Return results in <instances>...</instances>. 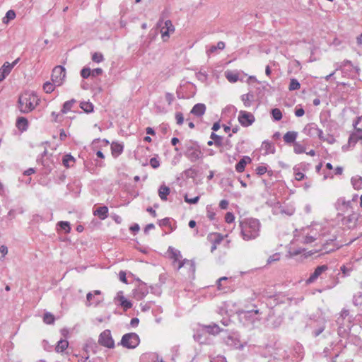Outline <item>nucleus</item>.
Segmentation results:
<instances>
[{
    "label": "nucleus",
    "mask_w": 362,
    "mask_h": 362,
    "mask_svg": "<svg viewBox=\"0 0 362 362\" xmlns=\"http://www.w3.org/2000/svg\"><path fill=\"white\" fill-rule=\"evenodd\" d=\"M240 235L245 241L256 239L259 236L261 223L255 218H246L239 222Z\"/></svg>",
    "instance_id": "1"
},
{
    "label": "nucleus",
    "mask_w": 362,
    "mask_h": 362,
    "mask_svg": "<svg viewBox=\"0 0 362 362\" xmlns=\"http://www.w3.org/2000/svg\"><path fill=\"white\" fill-rule=\"evenodd\" d=\"M39 101L37 95L33 92H24L19 96L18 108L22 113L30 112L39 104Z\"/></svg>",
    "instance_id": "2"
},
{
    "label": "nucleus",
    "mask_w": 362,
    "mask_h": 362,
    "mask_svg": "<svg viewBox=\"0 0 362 362\" xmlns=\"http://www.w3.org/2000/svg\"><path fill=\"white\" fill-rule=\"evenodd\" d=\"M335 71L341 70L343 76L354 78L359 75L360 69L354 66L349 60H344L340 64H335Z\"/></svg>",
    "instance_id": "3"
},
{
    "label": "nucleus",
    "mask_w": 362,
    "mask_h": 362,
    "mask_svg": "<svg viewBox=\"0 0 362 362\" xmlns=\"http://www.w3.org/2000/svg\"><path fill=\"white\" fill-rule=\"evenodd\" d=\"M185 156L191 162H196L203 158L204 153L197 143L189 142L186 144Z\"/></svg>",
    "instance_id": "4"
},
{
    "label": "nucleus",
    "mask_w": 362,
    "mask_h": 362,
    "mask_svg": "<svg viewBox=\"0 0 362 362\" xmlns=\"http://www.w3.org/2000/svg\"><path fill=\"white\" fill-rule=\"evenodd\" d=\"M295 213L293 204L277 202L272 206V214L276 216H291Z\"/></svg>",
    "instance_id": "5"
},
{
    "label": "nucleus",
    "mask_w": 362,
    "mask_h": 362,
    "mask_svg": "<svg viewBox=\"0 0 362 362\" xmlns=\"http://www.w3.org/2000/svg\"><path fill=\"white\" fill-rule=\"evenodd\" d=\"M156 26L160 28V33L163 42L168 40L170 35L175 32V27L170 20L164 21L160 18L157 22Z\"/></svg>",
    "instance_id": "6"
},
{
    "label": "nucleus",
    "mask_w": 362,
    "mask_h": 362,
    "mask_svg": "<svg viewBox=\"0 0 362 362\" xmlns=\"http://www.w3.org/2000/svg\"><path fill=\"white\" fill-rule=\"evenodd\" d=\"M140 343V338L136 333L130 332L124 334L118 345L127 349H135Z\"/></svg>",
    "instance_id": "7"
},
{
    "label": "nucleus",
    "mask_w": 362,
    "mask_h": 362,
    "mask_svg": "<svg viewBox=\"0 0 362 362\" xmlns=\"http://www.w3.org/2000/svg\"><path fill=\"white\" fill-rule=\"evenodd\" d=\"M252 307L253 308L251 310H242L240 315L250 323L254 325L256 322L261 320L262 312L257 308L256 305H253Z\"/></svg>",
    "instance_id": "8"
},
{
    "label": "nucleus",
    "mask_w": 362,
    "mask_h": 362,
    "mask_svg": "<svg viewBox=\"0 0 362 362\" xmlns=\"http://www.w3.org/2000/svg\"><path fill=\"white\" fill-rule=\"evenodd\" d=\"M225 344L230 349H243L247 344L245 341H241L240 334L238 332H233L228 335L224 339Z\"/></svg>",
    "instance_id": "9"
},
{
    "label": "nucleus",
    "mask_w": 362,
    "mask_h": 362,
    "mask_svg": "<svg viewBox=\"0 0 362 362\" xmlns=\"http://www.w3.org/2000/svg\"><path fill=\"white\" fill-rule=\"evenodd\" d=\"M98 342L100 346L110 349L115 347V340L110 329H105L99 334Z\"/></svg>",
    "instance_id": "10"
},
{
    "label": "nucleus",
    "mask_w": 362,
    "mask_h": 362,
    "mask_svg": "<svg viewBox=\"0 0 362 362\" xmlns=\"http://www.w3.org/2000/svg\"><path fill=\"white\" fill-rule=\"evenodd\" d=\"M303 132L310 137H317L320 140L325 141L323 131L315 123H309L303 129Z\"/></svg>",
    "instance_id": "11"
},
{
    "label": "nucleus",
    "mask_w": 362,
    "mask_h": 362,
    "mask_svg": "<svg viewBox=\"0 0 362 362\" xmlns=\"http://www.w3.org/2000/svg\"><path fill=\"white\" fill-rule=\"evenodd\" d=\"M336 209L339 211V214L342 216L354 212L352 201H346L344 198L338 199L336 203Z\"/></svg>",
    "instance_id": "12"
},
{
    "label": "nucleus",
    "mask_w": 362,
    "mask_h": 362,
    "mask_svg": "<svg viewBox=\"0 0 362 362\" xmlns=\"http://www.w3.org/2000/svg\"><path fill=\"white\" fill-rule=\"evenodd\" d=\"M66 76V71L64 66H57L52 70V81L57 86L62 84Z\"/></svg>",
    "instance_id": "13"
},
{
    "label": "nucleus",
    "mask_w": 362,
    "mask_h": 362,
    "mask_svg": "<svg viewBox=\"0 0 362 362\" xmlns=\"http://www.w3.org/2000/svg\"><path fill=\"white\" fill-rule=\"evenodd\" d=\"M238 119L240 124L245 127L252 125L255 121V116L251 112L245 110L239 112Z\"/></svg>",
    "instance_id": "14"
},
{
    "label": "nucleus",
    "mask_w": 362,
    "mask_h": 362,
    "mask_svg": "<svg viewBox=\"0 0 362 362\" xmlns=\"http://www.w3.org/2000/svg\"><path fill=\"white\" fill-rule=\"evenodd\" d=\"M185 268L187 270L189 277H193L195 273V263L193 260L184 259L179 262L177 269Z\"/></svg>",
    "instance_id": "15"
},
{
    "label": "nucleus",
    "mask_w": 362,
    "mask_h": 362,
    "mask_svg": "<svg viewBox=\"0 0 362 362\" xmlns=\"http://www.w3.org/2000/svg\"><path fill=\"white\" fill-rule=\"evenodd\" d=\"M314 323L316 325H310L313 327L312 336L313 337H317L324 332L326 327V320L325 318H320L315 321Z\"/></svg>",
    "instance_id": "16"
},
{
    "label": "nucleus",
    "mask_w": 362,
    "mask_h": 362,
    "mask_svg": "<svg viewBox=\"0 0 362 362\" xmlns=\"http://www.w3.org/2000/svg\"><path fill=\"white\" fill-rule=\"evenodd\" d=\"M344 217L341 219L343 225L346 226L349 228H354L358 220V215L355 212L343 215Z\"/></svg>",
    "instance_id": "17"
},
{
    "label": "nucleus",
    "mask_w": 362,
    "mask_h": 362,
    "mask_svg": "<svg viewBox=\"0 0 362 362\" xmlns=\"http://www.w3.org/2000/svg\"><path fill=\"white\" fill-rule=\"evenodd\" d=\"M354 130L355 131L350 134L348 140L349 146L352 147L355 146L358 141L362 140V129L356 128Z\"/></svg>",
    "instance_id": "18"
},
{
    "label": "nucleus",
    "mask_w": 362,
    "mask_h": 362,
    "mask_svg": "<svg viewBox=\"0 0 362 362\" xmlns=\"http://www.w3.org/2000/svg\"><path fill=\"white\" fill-rule=\"evenodd\" d=\"M148 293L146 284L140 285L134 291V297L138 300H142Z\"/></svg>",
    "instance_id": "19"
},
{
    "label": "nucleus",
    "mask_w": 362,
    "mask_h": 362,
    "mask_svg": "<svg viewBox=\"0 0 362 362\" xmlns=\"http://www.w3.org/2000/svg\"><path fill=\"white\" fill-rule=\"evenodd\" d=\"M252 161L249 156H244L235 165V170L238 173H242L245 170V166L247 163Z\"/></svg>",
    "instance_id": "20"
},
{
    "label": "nucleus",
    "mask_w": 362,
    "mask_h": 362,
    "mask_svg": "<svg viewBox=\"0 0 362 362\" xmlns=\"http://www.w3.org/2000/svg\"><path fill=\"white\" fill-rule=\"evenodd\" d=\"M206 111V105L203 103H197L191 110V113L197 117L202 116Z\"/></svg>",
    "instance_id": "21"
},
{
    "label": "nucleus",
    "mask_w": 362,
    "mask_h": 362,
    "mask_svg": "<svg viewBox=\"0 0 362 362\" xmlns=\"http://www.w3.org/2000/svg\"><path fill=\"white\" fill-rule=\"evenodd\" d=\"M86 300H87V302H86L87 306H90V305L98 306L103 301V299L93 297V293L92 292H89L87 293Z\"/></svg>",
    "instance_id": "22"
},
{
    "label": "nucleus",
    "mask_w": 362,
    "mask_h": 362,
    "mask_svg": "<svg viewBox=\"0 0 362 362\" xmlns=\"http://www.w3.org/2000/svg\"><path fill=\"white\" fill-rule=\"evenodd\" d=\"M108 208L105 206H100L93 211V214L100 219L104 220L107 217Z\"/></svg>",
    "instance_id": "23"
},
{
    "label": "nucleus",
    "mask_w": 362,
    "mask_h": 362,
    "mask_svg": "<svg viewBox=\"0 0 362 362\" xmlns=\"http://www.w3.org/2000/svg\"><path fill=\"white\" fill-rule=\"evenodd\" d=\"M298 136V132L295 131L287 132L284 136V141L286 144H293L296 142V139Z\"/></svg>",
    "instance_id": "24"
},
{
    "label": "nucleus",
    "mask_w": 362,
    "mask_h": 362,
    "mask_svg": "<svg viewBox=\"0 0 362 362\" xmlns=\"http://www.w3.org/2000/svg\"><path fill=\"white\" fill-rule=\"evenodd\" d=\"M8 62H5L0 69V81H3L11 71Z\"/></svg>",
    "instance_id": "25"
},
{
    "label": "nucleus",
    "mask_w": 362,
    "mask_h": 362,
    "mask_svg": "<svg viewBox=\"0 0 362 362\" xmlns=\"http://www.w3.org/2000/svg\"><path fill=\"white\" fill-rule=\"evenodd\" d=\"M124 146L122 144L113 142L111 145L112 154L114 157H117L123 152Z\"/></svg>",
    "instance_id": "26"
},
{
    "label": "nucleus",
    "mask_w": 362,
    "mask_h": 362,
    "mask_svg": "<svg viewBox=\"0 0 362 362\" xmlns=\"http://www.w3.org/2000/svg\"><path fill=\"white\" fill-rule=\"evenodd\" d=\"M262 148L265 151L266 154L275 153V146L271 141L267 140L264 141L262 144Z\"/></svg>",
    "instance_id": "27"
},
{
    "label": "nucleus",
    "mask_w": 362,
    "mask_h": 362,
    "mask_svg": "<svg viewBox=\"0 0 362 362\" xmlns=\"http://www.w3.org/2000/svg\"><path fill=\"white\" fill-rule=\"evenodd\" d=\"M350 331V322L348 320L346 325L338 326V334L340 337H346Z\"/></svg>",
    "instance_id": "28"
},
{
    "label": "nucleus",
    "mask_w": 362,
    "mask_h": 362,
    "mask_svg": "<svg viewBox=\"0 0 362 362\" xmlns=\"http://www.w3.org/2000/svg\"><path fill=\"white\" fill-rule=\"evenodd\" d=\"M16 127L22 132L27 130L28 127V119L23 117H18L16 121Z\"/></svg>",
    "instance_id": "29"
},
{
    "label": "nucleus",
    "mask_w": 362,
    "mask_h": 362,
    "mask_svg": "<svg viewBox=\"0 0 362 362\" xmlns=\"http://www.w3.org/2000/svg\"><path fill=\"white\" fill-rule=\"evenodd\" d=\"M351 185L354 189L359 190L362 189V177L360 175H356L351 179Z\"/></svg>",
    "instance_id": "30"
},
{
    "label": "nucleus",
    "mask_w": 362,
    "mask_h": 362,
    "mask_svg": "<svg viewBox=\"0 0 362 362\" xmlns=\"http://www.w3.org/2000/svg\"><path fill=\"white\" fill-rule=\"evenodd\" d=\"M225 42L219 41L216 45H211L206 49V54L210 55L216 52L217 49L223 50L225 48Z\"/></svg>",
    "instance_id": "31"
},
{
    "label": "nucleus",
    "mask_w": 362,
    "mask_h": 362,
    "mask_svg": "<svg viewBox=\"0 0 362 362\" xmlns=\"http://www.w3.org/2000/svg\"><path fill=\"white\" fill-rule=\"evenodd\" d=\"M47 154V150L45 149V151L41 153V158H37V161L38 163L41 162L42 165L45 168V173L51 172L52 167L47 163V160H43V158Z\"/></svg>",
    "instance_id": "32"
},
{
    "label": "nucleus",
    "mask_w": 362,
    "mask_h": 362,
    "mask_svg": "<svg viewBox=\"0 0 362 362\" xmlns=\"http://www.w3.org/2000/svg\"><path fill=\"white\" fill-rule=\"evenodd\" d=\"M204 330L211 334H217L221 331L218 325L215 323L204 326Z\"/></svg>",
    "instance_id": "33"
},
{
    "label": "nucleus",
    "mask_w": 362,
    "mask_h": 362,
    "mask_svg": "<svg viewBox=\"0 0 362 362\" xmlns=\"http://www.w3.org/2000/svg\"><path fill=\"white\" fill-rule=\"evenodd\" d=\"M255 95L252 93H248L241 96L242 101L246 107L251 106V102L254 100Z\"/></svg>",
    "instance_id": "34"
},
{
    "label": "nucleus",
    "mask_w": 362,
    "mask_h": 362,
    "mask_svg": "<svg viewBox=\"0 0 362 362\" xmlns=\"http://www.w3.org/2000/svg\"><path fill=\"white\" fill-rule=\"evenodd\" d=\"M170 194V188L165 185H161L158 189V195L161 200H167V196Z\"/></svg>",
    "instance_id": "35"
},
{
    "label": "nucleus",
    "mask_w": 362,
    "mask_h": 362,
    "mask_svg": "<svg viewBox=\"0 0 362 362\" xmlns=\"http://www.w3.org/2000/svg\"><path fill=\"white\" fill-rule=\"evenodd\" d=\"M211 139L214 141V145L216 147H221L223 146V139L222 136L212 132L210 136Z\"/></svg>",
    "instance_id": "36"
},
{
    "label": "nucleus",
    "mask_w": 362,
    "mask_h": 362,
    "mask_svg": "<svg viewBox=\"0 0 362 362\" xmlns=\"http://www.w3.org/2000/svg\"><path fill=\"white\" fill-rule=\"evenodd\" d=\"M69 346V342L66 339H61L57 342V344L56 346L55 350L58 353H62L64 350L66 349V348Z\"/></svg>",
    "instance_id": "37"
},
{
    "label": "nucleus",
    "mask_w": 362,
    "mask_h": 362,
    "mask_svg": "<svg viewBox=\"0 0 362 362\" xmlns=\"http://www.w3.org/2000/svg\"><path fill=\"white\" fill-rule=\"evenodd\" d=\"M75 162V158L71 154H66L62 158V163L66 168H69Z\"/></svg>",
    "instance_id": "38"
},
{
    "label": "nucleus",
    "mask_w": 362,
    "mask_h": 362,
    "mask_svg": "<svg viewBox=\"0 0 362 362\" xmlns=\"http://www.w3.org/2000/svg\"><path fill=\"white\" fill-rule=\"evenodd\" d=\"M76 103V100L71 99L70 100L66 101L62 107V109L61 110L62 114H65L71 110V107H73L74 104Z\"/></svg>",
    "instance_id": "39"
},
{
    "label": "nucleus",
    "mask_w": 362,
    "mask_h": 362,
    "mask_svg": "<svg viewBox=\"0 0 362 362\" xmlns=\"http://www.w3.org/2000/svg\"><path fill=\"white\" fill-rule=\"evenodd\" d=\"M168 252H170L172 257L174 259L175 262H178V263L181 261L180 258L181 256V252L180 250L173 248V247H169Z\"/></svg>",
    "instance_id": "40"
},
{
    "label": "nucleus",
    "mask_w": 362,
    "mask_h": 362,
    "mask_svg": "<svg viewBox=\"0 0 362 362\" xmlns=\"http://www.w3.org/2000/svg\"><path fill=\"white\" fill-rule=\"evenodd\" d=\"M80 107L86 113H90L93 111V105L90 102H81Z\"/></svg>",
    "instance_id": "41"
},
{
    "label": "nucleus",
    "mask_w": 362,
    "mask_h": 362,
    "mask_svg": "<svg viewBox=\"0 0 362 362\" xmlns=\"http://www.w3.org/2000/svg\"><path fill=\"white\" fill-rule=\"evenodd\" d=\"M300 84L298 82V81L294 78H291L290 83L288 86V90L290 91H293V90H298V89H300Z\"/></svg>",
    "instance_id": "42"
},
{
    "label": "nucleus",
    "mask_w": 362,
    "mask_h": 362,
    "mask_svg": "<svg viewBox=\"0 0 362 362\" xmlns=\"http://www.w3.org/2000/svg\"><path fill=\"white\" fill-rule=\"evenodd\" d=\"M306 148L305 146L300 144L299 142H295L293 144V151L296 154L305 153Z\"/></svg>",
    "instance_id": "43"
},
{
    "label": "nucleus",
    "mask_w": 362,
    "mask_h": 362,
    "mask_svg": "<svg viewBox=\"0 0 362 362\" xmlns=\"http://www.w3.org/2000/svg\"><path fill=\"white\" fill-rule=\"evenodd\" d=\"M57 86L53 82L47 81L43 84V90L46 93H51Z\"/></svg>",
    "instance_id": "44"
},
{
    "label": "nucleus",
    "mask_w": 362,
    "mask_h": 362,
    "mask_svg": "<svg viewBox=\"0 0 362 362\" xmlns=\"http://www.w3.org/2000/svg\"><path fill=\"white\" fill-rule=\"evenodd\" d=\"M272 116L274 121H279L282 118V112L279 108H274L272 110Z\"/></svg>",
    "instance_id": "45"
},
{
    "label": "nucleus",
    "mask_w": 362,
    "mask_h": 362,
    "mask_svg": "<svg viewBox=\"0 0 362 362\" xmlns=\"http://www.w3.org/2000/svg\"><path fill=\"white\" fill-rule=\"evenodd\" d=\"M16 17V13L13 10H9L6 12L5 17L3 18L4 23H8L11 20L14 19Z\"/></svg>",
    "instance_id": "46"
},
{
    "label": "nucleus",
    "mask_w": 362,
    "mask_h": 362,
    "mask_svg": "<svg viewBox=\"0 0 362 362\" xmlns=\"http://www.w3.org/2000/svg\"><path fill=\"white\" fill-rule=\"evenodd\" d=\"M43 321L47 325L53 324L54 322V317L50 313H46L43 316Z\"/></svg>",
    "instance_id": "47"
},
{
    "label": "nucleus",
    "mask_w": 362,
    "mask_h": 362,
    "mask_svg": "<svg viewBox=\"0 0 362 362\" xmlns=\"http://www.w3.org/2000/svg\"><path fill=\"white\" fill-rule=\"evenodd\" d=\"M353 303L356 306H361L362 305V293L361 292L354 296Z\"/></svg>",
    "instance_id": "48"
},
{
    "label": "nucleus",
    "mask_w": 362,
    "mask_h": 362,
    "mask_svg": "<svg viewBox=\"0 0 362 362\" xmlns=\"http://www.w3.org/2000/svg\"><path fill=\"white\" fill-rule=\"evenodd\" d=\"M120 305L124 308L125 310L132 307V303L126 299L124 296H122L120 298Z\"/></svg>",
    "instance_id": "49"
},
{
    "label": "nucleus",
    "mask_w": 362,
    "mask_h": 362,
    "mask_svg": "<svg viewBox=\"0 0 362 362\" xmlns=\"http://www.w3.org/2000/svg\"><path fill=\"white\" fill-rule=\"evenodd\" d=\"M57 225L66 233H69L71 230L70 223L68 221H59Z\"/></svg>",
    "instance_id": "50"
},
{
    "label": "nucleus",
    "mask_w": 362,
    "mask_h": 362,
    "mask_svg": "<svg viewBox=\"0 0 362 362\" xmlns=\"http://www.w3.org/2000/svg\"><path fill=\"white\" fill-rule=\"evenodd\" d=\"M151 293L156 295L160 296L162 293L161 285L155 284L153 286H151L150 287Z\"/></svg>",
    "instance_id": "51"
},
{
    "label": "nucleus",
    "mask_w": 362,
    "mask_h": 362,
    "mask_svg": "<svg viewBox=\"0 0 362 362\" xmlns=\"http://www.w3.org/2000/svg\"><path fill=\"white\" fill-rule=\"evenodd\" d=\"M293 173L295 175V178L298 181H300L304 179L305 174L299 171V168L297 166H294Z\"/></svg>",
    "instance_id": "52"
},
{
    "label": "nucleus",
    "mask_w": 362,
    "mask_h": 362,
    "mask_svg": "<svg viewBox=\"0 0 362 362\" xmlns=\"http://www.w3.org/2000/svg\"><path fill=\"white\" fill-rule=\"evenodd\" d=\"M226 77L228 79V81L231 83L236 82L238 80V75L230 71L226 72Z\"/></svg>",
    "instance_id": "53"
},
{
    "label": "nucleus",
    "mask_w": 362,
    "mask_h": 362,
    "mask_svg": "<svg viewBox=\"0 0 362 362\" xmlns=\"http://www.w3.org/2000/svg\"><path fill=\"white\" fill-rule=\"evenodd\" d=\"M158 224L160 227L168 226L171 228V230L173 228L171 227V221L170 218H165L158 221Z\"/></svg>",
    "instance_id": "54"
},
{
    "label": "nucleus",
    "mask_w": 362,
    "mask_h": 362,
    "mask_svg": "<svg viewBox=\"0 0 362 362\" xmlns=\"http://www.w3.org/2000/svg\"><path fill=\"white\" fill-rule=\"evenodd\" d=\"M328 269V267L325 264L318 266L315 268V271L313 272L317 277H319L324 272L327 271Z\"/></svg>",
    "instance_id": "55"
},
{
    "label": "nucleus",
    "mask_w": 362,
    "mask_h": 362,
    "mask_svg": "<svg viewBox=\"0 0 362 362\" xmlns=\"http://www.w3.org/2000/svg\"><path fill=\"white\" fill-rule=\"evenodd\" d=\"M334 343H331L329 346L325 347L323 351L324 356L325 357H331L334 353L332 354V351H334Z\"/></svg>",
    "instance_id": "56"
},
{
    "label": "nucleus",
    "mask_w": 362,
    "mask_h": 362,
    "mask_svg": "<svg viewBox=\"0 0 362 362\" xmlns=\"http://www.w3.org/2000/svg\"><path fill=\"white\" fill-rule=\"evenodd\" d=\"M81 76L83 78H88L90 76H92L91 69L88 67H84L81 71Z\"/></svg>",
    "instance_id": "57"
},
{
    "label": "nucleus",
    "mask_w": 362,
    "mask_h": 362,
    "mask_svg": "<svg viewBox=\"0 0 362 362\" xmlns=\"http://www.w3.org/2000/svg\"><path fill=\"white\" fill-rule=\"evenodd\" d=\"M280 259V253L276 252L269 256L267 259V264H270L274 262H277Z\"/></svg>",
    "instance_id": "58"
},
{
    "label": "nucleus",
    "mask_w": 362,
    "mask_h": 362,
    "mask_svg": "<svg viewBox=\"0 0 362 362\" xmlns=\"http://www.w3.org/2000/svg\"><path fill=\"white\" fill-rule=\"evenodd\" d=\"M255 171H256V173L261 176V175H264L267 171V165L264 164V165H259L258 166L256 169H255Z\"/></svg>",
    "instance_id": "59"
},
{
    "label": "nucleus",
    "mask_w": 362,
    "mask_h": 362,
    "mask_svg": "<svg viewBox=\"0 0 362 362\" xmlns=\"http://www.w3.org/2000/svg\"><path fill=\"white\" fill-rule=\"evenodd\" d=\"M199 196L194 197V198H189L187 194H185L184 197L185 201L190 204H197L199 202Z\"/></svg>",
    "instance_id": "60"
},
{
    "label": "nucleus",
    "mask_w": 362,
    "mask_h": 362,
    "mask_svg": "<svg viewBox=\"0 0 362 362\" xmlns=\"http://www.w3.org/2000/svg\"><path fill=\"white\" fill-rule=\"evenodd\" d=\"M104 59L103 56L101 53L95 52L92 56V60L94 62L100 63Z\"/></svg>",
    "instance_id": "61"
},
{
    "label": "nucleus",
    "mask_w": 362,
    "mask_h": 362,
    "mask_svg": "<svg viewBox=\"0 0 362 362\" xmlns=\"http://www.w3.org/2000/svg\"><path fill=\"white\" fill-rule=\"evenodd\" d=\"M149 163H150L151 166L154 169H156L160 166V161L156 157L151 158L150 159Z\"/></svg>",
    "instance_id": "62"
},
{
    "label": "nucleus",
    "mask_w": 362,
    "mask_h": 362,
    "mask_svg": "<svg viewBox=\"0 0 362 362\" xmlns=\"http://www.w3.org/2000/svg\"><path fill=\"white\" fill-rule=\"evenodd\" d=\"M225 221L228 223H231L235 221V216L232 212H227L225 215Z\"/></svg>",
    "instance_id": "63"
},
{
    "label": "nucleus",
    "mask_w": 362,
    "mask_h": 362,
    "mask_svg": "<svg viewBox=\"0 0 362 362\" xmlns=\"http://www.w3.org/2000/svg\"><path fill=\"white\" fill-rule=\"evenodd\" d=\"M210 362H227L225 356L221 355H218L212 358H211Z\"/></svg>",
    "instance_id": "64"
}]
</instances>
